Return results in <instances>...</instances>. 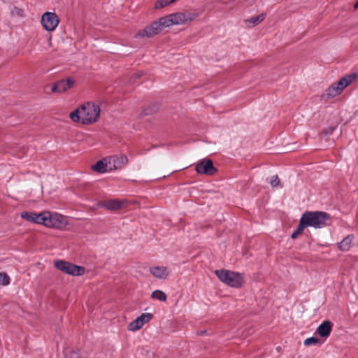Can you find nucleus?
I'll return each mask as SVG.
<instances>
[{
  "label": "nucleus",
  "mask_w": 358,
  "mask_h": 358,
  "mask_svg": "<svg viewBox=\"0 0 358 358\" xmlns=\"http://www.w3.org/2000/svg\"><path fill=\"white\" fill-rule=\"evenodd\" d=\"M100 115V108L98 105L87 102L73 110L69 117L74 122H81L83 124L96 122Z\"/></svg>",
  "instance_id": "nucleus-1"
},
{
  "label": "nucleus",
  "mask_w": 358,
  "mask_h": 358,
  "mask_svg": "<svg viewBox=\"0 0 358 358\" xmlns=\"http://www.w3.org/2000/svg\"><path fill=\"white\" fill-rule=\"evenodd\" d=\"M357 77V73H353L346 75L338 82L334 83L322 94V99L329 100L340 95L343 90L350 85Z\"/></svg>",
  "instance_id": "nucleus-2"
},
{
  "label": "nucleus",
  "mask_w": 358,
  "mask_h": 358,
  "mask_svg": "<svg viewBox=\"0 0 358 358\" xmlns=\"http://www.w3.org/2000/svg\"><path fill=\"white\" fill-rule=\"evenodd\" d=\"M329 220V215L322 211H306L303 213L300 220L305 228L313 227L314 228H322Z\"/></svg>",
  "instance_id": "nucleus-3"
},
{
  "label": "nucleus",
  "mask_w": 358,
  "mask_h": 358,
  "mask_svg": "<svg viewBox=\"0 0 358 358\" xmlns=\"http://www.w3.org/2000/svg\"><path fill=\"white\" fill-rule=\"evenodd\" d=\"M215 274L220 281L232 287H241L244 283L243 273L222 269L215 271Z\"/></svg>",
  "instance_id": "nucleus-4"
},
{
  "label": "nucleus",
  "mask_w": 358,
  "mask_h": 358,
  "mask_svg": "<svg viewBox=\"0 0 358 358\" xmlns=\"http://www.w3.org/2000/svg\"><path fill=\"white\" fill-rule=\"evenodd\" d=\"M197 14L188 10L184 12H178L167 15L164 17V22L167 24L168 27L172 25H182L192 22L196 17Z\"/></svg>",
  "instance_id": "nucleus-5"
},
{
  "label": "nucleus",
  "mask_w": 358,
  "mask_h": 358,
  "mask_svg": "<svg viewBox=\"0 0 358 358\" xmlns=\"http://www.w3.org/2000/svg\"><path fill=\"white\" fill-rule=\"evenodd\" d=\"M164 17H162L159 20L154 22L150 26L140 30L135 34V38H150L159 34L164 28L168 27L167 24L164 23Z\"/></svg>",
  "instance_id": "nucleus-6"
},
{
  "label": "nucleus",
  "mask_w": 358,
  "mask_h": 358,
  "mask_svg": "<svg viewBox=\"0 0 358 358\" xmlns=\"http://www.w3.org/2000/svg\"><path fill=\"white\" fill-rule=\"evenodd\" d=\"M55 266L65 273L72 275L73 276L82 275L85 273V268L80 266L74 265L70 262L65 261L55 262Z\"/></svg>",
  "instance_id": "nucleus-7"
},
{
  "label": "nucleus",
  "mask_w": 358,
  "mask_h": 358,
  "mask_svg": "<svg viewBox=\"0 0 358 358\" xmlns=\"http://www.w3.org/2000/svg\"><path fill=\"white\" fill-rule=\"evenodd\" d=\"M41 22L45 30L52 31L57 27L59 18L55 13L45 12L42 15Z\"/></svg>",
  "instance_id": "nucleus-8"
},
{
  "label": "nucleus",
  "mask_w": 358,
  "mask_h": 358,
  "mask_svg": "<svg viewBox=\"0 0 358 358\" xmlns=\"http://www.w3.org/2000/svg\"><path fill=\"white\" fill-rule=\"evenodd\" d=\"M105 162H107L109 171H113L122 169L129 160L126 155H120L107 157L105 158Z\"/></svg>",
  "instance_id": "nucleus-9"
},
{
  "label": "nucleus",
  "mask_w": 358,
  "mask_h": 358,
  "mask_svg": "<svg viewBox=\"0 0 358 358\" xmlns=\"http://www.w3.org/2000/svg\"><path fill=\"white\" fill-rule=\"evenodd\" d=\"M196 171L198 173L213 176L217 169L214 167L211 159H204L197 164Z\"/></svg>",
  "instance_id": "nucleus-10"
},
{
  "label": "nucleus",
  "mask_w": 358,
  "mask_h": 358,
  "mask_svg": "<svg viewBox=\"0 0 358 358\" xmlns=\"http://www.w3.org/2000/svg\"><path fill=\"white\" fill-rule=\"evenodd\" d=\"M66 224L65 218L63 215L58 213H52L49 211L47 227L60 229L64 227Z\"/></svg>",
  "instance_id": "nucleus-11"
},
{
  "label": "nucleus",
  "mask_w": 358,
  "mask_h": 358,
  "mask_svg": "<svg viewBox=\"0 0 358 358\" xmlns=\"http://www.w3.org/2000/svg\"><path fill=\"white\" fill-rule=\"evenodd\" d=\"M74 84V80L71 78H67L66 80H60L52 86L51 91L52 92L62 93L66 92Z\"/></svg>",
  "instance_id": "nucleus-12"
},
{
  "label": "nucleus",
  "mask_w": 358,
  "mask_h": 358,
  "mask_svg": "<svg viewBox=\"0 0 358 358\" xmlns=\"http://www.w3.org/2000/svg\"><path fill=\"white\" fill-rule=\"evenodd\" d=\"M333 324L329 320L323 322L317 327L316 332L323 338H327L332 331Z\"/></svg>",
  "instance_id": "nucleus-13"
},
{
  "label": "nucleus",
  "mask_w": 358,
  "mask_h": 358,
  "mask_svg": "<svg viewBox=\"0 0 358 358\" xmlns=\"http://www.w3.org/2000/svg\"><path fill=\"white\" fill-rule=\"evenodd\" d=\"M151 274L159 279H166L169 275V271L166 266H152L150 268Z\"/></svg>",
  "instance_id": "nucleus-14"
},
{
  "label": "nucleus",
  "mask_w": 358,
  "mask_h": 358,
  "mask_svg": "<svg viewBox=\"0 0 358 358\" xmlns=\"http://www.w3.org/2000/svg\"><path fill=\"white\" fill-rule=\"evenodd\" d=\"M121 206L122 201L117 199H110L108 201H104L101 203V206L110 210L120 209L121 208Z\"/></svg>",
  "instance_id": "nucleus-15"
},
{
  "label": "nucleus",
  "mask_w": 358,
  "mask_h": 358,
  "mask_svg": "<svg viewBox=\"0 0 358 358\" xmlns=\"http://www.w3.org/2000/svg\"><path fill=\"white\" fill-rule=\"evenodd\" d=\"M353 239L354 236L352 235L348 236L338 244L339 248L341 250L348 251L352 246Z\"/></svg>",
  "instance_id": "nucleus-16"
},
{
  "label": "nucleus",
  "mask_w": 358,
  "mask_h": 358,
  "mask_svg": "<svg viewBox=\"0 0 358 358\" xmlns=\"http://www.w3.org/2000/svg\"><path fill=\"white\" fill-rule=\"evenodd\" d=\"M92 169L94 171L98 173H104L107 171H109V169L107 166V162H105V158L97 162L94 165L92 166Z\"/></svg>",
  "instance_id": "nucleus-17"
},
{
  "label": "nucleus",
  "mask_w": 358,
  "mask_h": 358,
  "mask_svg": "<svg viewBox=\"0 0 358 358\" xmlns=\"http://www.w3.org/2000/svg\"><path fill=\"white\" fill-rule=\"evenodd\" d=\"M48 216H49V211H44L40 213L36 214V224H43L47 227L48 224Z\"/></svg>",
  "instance_id": "nucleus-18"
},
{
  "label": "nucleus",
  "mask_w": 358,
  "mask_h": 358,
  "mask_svg": "<svg viewBox=\"0 0 358 358\" xmlns=\"http://www.w3.org/2000/svg\"><path fill=\"white\" fill-rule=\"evenodd\" d=\"M142 323L140 322V319H135L131 322L128 325V330L131 331H136L142 327Z\"/></svg>",
  "instance_id": "nucleus-19"
},
{
  "label": "nucleus",
  "mask_w": 358,
  "mask_h": 358,
  "mask_svg": "<svg viewBox=\"0 0 358 358\" xmlns=\"http://www.w3.org/2000/svg\"><path fill=\"white\" fill-rule=\"evenodd\" d=\"M151 297L160 301H165L167 298L166 294L161 290L154 291L151 294Z\"/></svg>",
  "instance_id": "nucleus-20"
},
{
  "label": "nucleus",
  "mask_w": 358,
  "mask_h": 358,
  "mask_svg": "<svg viewBox=\"0 0 358 358\" xmlns=\"http://www.w3.org/2000/svg\"><path fill=\"white\" fill-rule=\"evenodd\" d=\"M35 213L31 212H23L21 213V217L22 219H24L29 222H34L36 223V217Z\"/></svg>",
  "instance_id": "nucleus-21"
},
{
  "label": "nucleus",
  "mask_w": 358,
  "mask_h": 358,
  "mask_svg": "<svg viewBox=\"0 0 358 358\" xmlns=\"http://www.w3.org/2000/svg\"><path fill=\"white\" fill-rule=\"evenodd\" d=\"M266 15L262 13L256 17H252L250 20H248L247 22L252 23L253 26L257 25L262 22L265 19Z\"/></svg>",
  "instance_id": "nucleus-22"
},
{
  "label": "nucleus",
  "mask_w": 358,
  "mask_h": 358,
  "mask_svg": "<svg viewBox=\"0 0 358 358\" xmlns=\"http://www.w3.org/2000/svg\"><path fill=\"white\" fill-rule=\"evenodd\" d=\"M153 315L151 313H143L138 319H140V322L142 323V326H143L145 323L148 322L152 318Z\"/></svg>",
  "instance_id": "nucleus-23"
},
{
  "label": "nucleus",
  "mask_w": 358,
  "mask_h": 358,
  "mask_svg": "<svg viewBox=\"0 0 358 358\" xmlns=\"http://www.w3.org/2000/svg\"><path fill=\"white\" fill-rule=\"evenodd\" d=\"M0 284L6 286L10 284V277L6 273L0 272Z\"/></svg>",
  "instance_id": "nucleus-24"
},
{
  "label": "nucleus",
  "mask_w": 358,
  "mask_h": 358,
  "mask_svg": "<svg viewBox=\"0 0 358 358\" xmlns=\"http://www.w3.org/2000/svg\"><path fill=\"white\" fill-rule=\"evenodd\" d=\"M176 0H158L155 3V8H160L166 6Z\"/></svg>",
  "instance_id": "nucleus-25"
},
{
  "label": "nucleus",
  "mask_w": 358,
  "mask_h": 358,
  "mask_svg": "<svg viewBox=\"0 0 358 358\" xmlns=\"http://www.w3.org/2000/svg\"><path fill=\"white\" fill-rule=\"evenodd\" d=\"M304 229H305V227L303 226V223L300 221L297 228L292 233L291 237L292 238H296L299 234H301L302 233V231L304 230Z\"/></svg>",
  "instance_id": "nucleus-26"
},
{
  "label": "nucleus",
  "mask_w": 358,
  "mask_h": 358,
  "mask_svg": "<svg viewBox=\"0 0 358 358\" xmlns=\"http://www.w3.org/2000/svg\"><path fill=\"white\" fill-rule=\"evenodd\" d=\"M270 184L273 187H276L280 185V180L277 175L271 178Z\"/></svg>",
  "instance_id": "nucleus-27"
},
{
  "label": "nucleus",
  "mask_w": 358,
  "mask_h": 358,
  "mask_svg": "<svg viewBox=\"0 0 358 358\" xmlns=\"http://www.w3.org/2000/svg\"><path fill=\"white\" fill-rule=\"evenodd\" d=\"M11 14L13 16L23 17L24 11H23V10H22L17 7H13L11 10Z\"/></svg>",
  "instance_id": "nucleus-28"
},
{
  "label": "nucleus",
  "mask_w": 358,
  "mask_h": 358,
  "mask_svg": "<svg viewBox=\"0 0 358 358\" xmlns=\"http://www.w3.org/2000/svg\"><path fill=\"white\" fill-rule=\"evenodd\" d=\"M318 342H319L318 338H317L315 337H310V338H306L304 341V345L306 346H309L311 345H315V344L317 343Z\"/></svg>",
  "instance_id": "nucleus-29"
},
{
  "label": "nucleus",
  "mask_w": 358,
  "mask_h": 358,
  "mask_svg": "<svg viewBox=\"0 0 358 358\" xmlns=\"http://www.w3.org/2000/svg\"><path fill=\"white\" fill-rule=\"evenodd\" d=\"M69 358H81L80 356L76 352H71Z\"/></svg>",
  "instance_id": "nucleus-30"
},
{
  "label": "nucleus",
  "mask_w": 358,
  "mask_h": 358,
  "mask_svg": "<svg viewBox=\"0 0 358 358\" xmlns=\"http://www.w3.org/2000/svg\"><path fill=\"white\" fill-rule=\"evenodd\" d=\"M334 130V127H330L329 128V130L328 132H327V134H331Z\"/></svg>",
  "instance_id": "nucleus-31"
},
{
  "label": "nucleus",
  "mask_w": 358,
  "mask_h": 358,
  "mask_svg": "<svg viewBox=\"0 0 358 358\" xmlns=\"http://www.w3.org/2000/svg\"><path fill=\"white\" fill-rule=\"evenodd\" d=\"M354 8L358 9V0L356 1V3L354 4Z\"/></svg>",
  "instance_id": "nucleus-32"
},
{
  "label": "nucleus",
  "mask_w": 358,
  "mask_h": 358,
  "mask_svg": "<svg viewBox=\"0 0 358 358\" xmlns=\"http://www.w3.org/2000/svg\"><path fill=\"white\" fill-rule=\"evenodd\" d=\"M150 113V112L145 111V115H149Z\"/></svg>",
  "instance_id": "nucleus-33"
},
{
  "label": "nucleus",
  "mask_w": 358,
  "mask_h": 358,
  "mask_svg": "<svg viewBox=\"0 0 358 358\" xmlns=\"http://www.w3.org/2000/svg\"><path fill=\"white\" fill-rule=\"evenodd\" d=\"M136 76H137L138 78H139V77L141 76V75L138 73V74L136 75Z\"/></svg>",
  "instance_id": "nucleus-34"
}]
</instances>
